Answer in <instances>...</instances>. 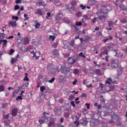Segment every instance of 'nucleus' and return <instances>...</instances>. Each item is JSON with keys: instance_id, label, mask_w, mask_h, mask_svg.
Instances as JSON below:
<instances>
[{"instance_id": "obj_1", "label": "nucleus", "mask_w": 127, "mask_h": 127, "mask_svg": "<svg viewBox=\"0 0 127 127\" xmlns=\"http://www.w3.org/2000/svg\"><path fill=\"white\" fill-rule=\"evenodd\" d=\"M116 81H115L113 82V79H112L111 78H107V80L105 81V84H104L103 83H100V88H105V90L106 92H110L111 91V87L110 86H106V84H116Z\"/></svg>"}, {"instance_id": "obj_2", "label": "nucleus", "mask_w": 127, "mask_h": 127, "mask_svg": "<svg viewBox=\"0 0 127 127\" xmlns=\"http://www.w3.org/2000/svg\"><path fill=\"white\" fill-rule=\"evenodd\" d=\"M43 119H45L46 122H48V121H50L48 126L49 127H51V126H53L54 125V119L53 118H50L49 117V113L44 112L43 113Z\"/></svg>"}, {"instance_id": "obj_3", "label": "nucleus", "mask_w": 127, "mask_h": 127, "mask_svg": "<svg viewBox=\"0 0 127 127\" xmlns=\"http://www.w3.org/2000/svg\"><path fill=\"white\" fill-rule=\"evenodd\" d=\"M108 49H105L102 51V52L100 55V57L103 58V59L104 60H106V61H108V58L110 57V56H108L109 55L108 54Z\"/></svg>"}, {"instance_id": "obj_4", "label": "nucleus", "mask_w": 127, "mask_h": 127, "mask_svg": "<svg viewBox=\"0 0 127 127\" xmlns=\"http://www.w3.org/2000/svg\"><path fill=\"white\" fill-rule=\"evenodd\" d=\"M108 13H100L98 14V19L99 20H106V18H107L108 16Z\"/></svg>"}, {"instance_id": "obj_5", "label": "nucleus", "mask_w": 127, "mask_h": 127, "mask_svg": "<svg viewBox=\"0 0 127 127\" xmlns=\"http://www.w3.org/2000/svg\"><path fill=\"white\" fill-rule=\"evenodd\" d=\"M56 116H61L62 114V108L60 107H57L54 109Z\"/></svg>"}, {"instance_id": "obj_6", "label": "nucleus", "mask_w": 127, "mask_h": 127, "mask_svg": "<svg viewBox=\"0 0 127 127\" xmlns=\"http://www.w3.org/2000/svg\"><path fill=\"white\" fill-rule=\"evenodd\" d=\"M110 6H102L101 8V12L102 13H108L109 11H111L112 9H109Z\"/></svg>"}, {"instance_id": "obj_7", "label": "nucleus", "mask_w": 127, "mask_h": 127, "mask_svg": "<svg viewBox=\"0 0 127 127\" xmlns=\"http://www.w3.org/2000/svg\"><path fill=\"white\" fill-rule=\"evenodd\" d=\"M77 58H75V57H70L68 59V63L69 64H71V65H73L74 63H76L77 62Z\"/></svg>"}, {"instance_id": "obj_8", "label": "nucleus", "mask_w": 127, "mask_h": 127, "mask_svg": "<svg viewBox=\"0 0 127 127\" xmlns=\"http://www.w3.org/2000/svg\"><path fill=\"white\" fill-rule=\"evenodd\" d=\"M118 66H119V61H118V60L115 59L112 61L111 67H112V68H117Z\"/></svg>"}, {"instance_id": "obj_9", "label": "nucleus", "mask_w": 127, "mask_h": 127, "mask_svg": "<svg viewBox=\"0 0 127 127\" xmlns=\"http://www.w3.org/2000/svg\"><path fill=\"white\" fill-rule=\"evenodd\" d=\"M117 77L116 78H117L118 80H120V77L122 76V74H123V68L122 67H119L117 69Z\"/></svg>"}, {"instance_id": "obj_10", "label": "nucleus", "mask_w": 127, "mask_h": 127, "mask_svg": "<svg viewBox=\"0 0 127 127\" xmlns=\"http://www.w3.org/2000/svg\"><path fill=\"white\" fill-rule=\"evenodd\" d=\"M18 112V109L16 108H14L11 111V114L13 117H15L17 115V113Z\"/></svg>"}, {"instance_id": "obj_11", "label": "nucleus", "mask_w": 127, "mask_h": 127, "mask_svg": "<svg viewBox=\"0 0 127 127\" xmlns=\"http://www.w3.org/2000/svg\"><path fill=\"white\" fill-rule=\"evenodd\" d=\"M96 2H97L96 0H88V4L90 5V6H93V5L96 4Z\"/></svg>"}, {"instance_id": "obj_12", "label": "nucleus", "mask_w": 127, "mask_h": 127, "mask_svg": "<svg viewBox=\"0 0 127 127\" xmlns=\"http://www.w3.org/2000/svg\"><path fill=\"white\" fill-rule=\"evenodd\" d=\"M62 17H63V14H62V13L60 12L55 17V20H59V19H61V18H62Z\"/></svg>"}, {"instance_id": "obj_13", "label": "nucleus", "mask_w": 127, "mask_h": 127, "mask_svg": "<svg viewBox=\"0 0 127 127\" xmlns=\"http://www.w3.org/2000/svg\"><path fill=\"white\" fill-rule=\"evenodd\" d=\"M80 125L82 126H83V127H85L88 125V121L85 120H80Z\"/></svg>"}, {"instance_id": "obj_14", "label": "nucleus", "mask_w": 127, "mask_h": 127, "mask_svg": "<svg viewBox=\"0 0 127 127\" xmlns=\"http://www.w3.org/2000/svg\"><path fill=\"white\" fill-rule=\"evenodd\" d=\"M0 42L2 43L3 46L2 48H4V46L6 47V44H7V40H0Z\"/></svg>"}, {"instance_id": "obj_15", "label": "nucleus", "mask_w": 127, "mask_h": 127, "mask_svg": "<svg viewBox=\"0 0 127 127\" xmlns=\"http://www.w3.org/2000/svg\"><path fill=\"white\" fill-rule=\"evenodd\" d=\"M93 16H94V15H93V14H91V15H89V14H88V15H84L83 16V18H85V19H88V20H89V19H91V18L92 17H93Z\"/></svg>"}, {"instance_id": "obj_16", "label": "nucleus", "mask_w": 127, "mask_h": 127, "mask_svg": "<svg viewBox=\"0 0 127 127\" xmlns=\"http://www.w3.org/2000/svg\"><path fill=\"white\" fill-rule=\"evenodd\" d=\"M64 80H65V76L63 75H60L59 78V81L60 82V83H63V82H64Z\"/></svg>"}, {"instance_id": "obj_17", "label": "nucleus", "mask_w": 127, "mask_h": 127, "mask_svg": "<svg viewBox=\"0 0 127 127\" xmlns=\"http://www.w3.org/2000/svg\"><path fill=\"white\" fill-rule=\"evenodd\" d=\"M94 73L95 74H96V75H101V74H102V72H101V70L99 69H96L94 72Z\"/></svg>"}, {"instance_id": "obj_18", "label": "nucleus", "mask_w": 127, "mask_h": 127, "mask_svg": "<svg viewBox=\"0 0 127 127\" xmlns=\"http://www.w3.org/2000/svg\"><path fill=\"white\" fill-rule=\"evenodd\" d=\"M8 104L7 103H3L1 106L2 109H6V110H7L8 109Z\"/></svg>"}, {"instance_id": "obj_19", "label": "nucleus", "mask_w": 127, "mask_h": 127, "mask_svg": "<svg viewBox=\"0 0 127 127\" xmlns=\"http://www.w3.org/2000/svg\"><path fill=\"white\" fill-rule=\"evenodd\" d=\"M59 52H58V50H54L52 51V54L53 55H55L57 56L59 54Z\"/></svg>"}, {"instance_id": "obj_20", "label": "nucleus", "mask_w": 127, "mask_h": 127, "mask_svg": "<svg viewBox=\"0 0 127 127\" xmlns=\"http://www.w3.org/2000/svg\"><path fill=\"white\" fill-rule=\"evenodd\" d=\"M48 121H46L45 119H43V117L41 119H40L39 120V122L41 125H42V124H44V123H47Z\"/></svg>"}, {"instance_id": "obj_21", "label": "nucleus", "mask_w": 127, "mask_h": 127, "mask_svg": "<svg viewBox=\"0 0 127 127\" xmlns=\"http://www.w3.org/2000/svg\"><path fill=\"white\" fill-rule=\"evenodd\" d=\"M9 25H10V26H13V27L16 26V21H14V22L10 21L9 22Z\"/></svg>"}, {"instance_id": "obj_22", "label": "nucleus", "mask_w": 127, "mask_h": 127, "mask_svg": "<svg viewBox=\"0 0 127 127\" xmlns=\"http://www.w3.org/2000/svg\"><path fill=\"white\" fill-rule=\"evenodd\" d=\"M17 61V59L16 58H12L10 61V63L12 64H14V62H16Z\"/></svg>"}, {"instance_id": "obj_23", "label": "nucleus", "mask_w": 127, "mask_h": 127, "mask_svg": "<svg viewBox=\"0 0 127 127\" xmlns=\"http://www.w3.org/2000/svg\"><path fill=\"white\" fill-rule=\"evenodd\" d=\"M108 48L109 50H114V43H111L110 44Z\"/></svg>"}, {"instance_id": "obj_24", "label": "nucleus", "mask_w": 127, "mask_h": 127, "mask_svg": "<svg viewBox=\"0 0 127 127\" xmlns=\"http://www.w3.org/2000/svg\"><path fill=\"white\" fill-rule=\"evenodd\" d=\"M37 10V11L36 12V14H39V15H42L43 14L41 9H38Z\"/></svg>"}, {"instance_id": "obj_25", "label": "nucleus", "mask_w": 127, "mask_h": 127, "mask_svg": "<svg viewBox=\"0 0 127 127\" xmlns=\"http://www.w3.org/2000/svg\"><path fill=\"white\" fill-rule=\"evenodd\" d=\"M3 119L5 120H8V119H9V114H7V115L3 114Z\"/></svg>"}, {"instance_id": "obj_26", "label": "nucleus", "mask_w": 127, "mask_h": 127, "mask_svg": "<svg viewBox=\"0 0 127 127\" xmlns=\"http://www.w3.org/2000/svg\"><path fill=\"white\" fill-rule=\"evenodd\" d=\"M24 43L25 45L28 44V43H29V39H28V38H25L24 39Z\"/></svg>"}, {"instance_id": "obj_27", "label": "nucleus", "mask_w": 127, "mask_h": 127, "mask_svg": "<svg viewBox=\"0 0 127 127\" xmlns=\"http://www.w3.org/2000/svg\"><path fill=\"white\" fill-rule=\"evenodd\" d=\"M72 72L74 75H78V74H79V70H78V69H73Z\"/></svg>"}, {"instance_id": "obj_28", "label": "nucleus", "mask_w": 127, "mask_h": 127, "mask_svg": "<svg viewBox=\"0 0 127 127\" xmlns=\"http://www.w3.org/2000/svg\"><path fill=\"white\" fill-rule=\"evenodd\" d=\"M96 35L97 37H100V36H103V34L102 33V32L98 31L96 32Z\"/></svg>"}, {"instance_id": "obj_29", "label": "nucleus", "mask_w": 127, "mask_h": 127, "mask_svg": "<svg viewBox=\"0 0 127 127\" xmlns=\"http://www.w3.org/2000/svg\"><path fill=\"white\" fill-rule=\"evenodd\" d=\"M28 76V74H27V73H25L24 81H29V79H28V77H27Z\"/></svg>"}, {"instance_id": "obj_30", "label": "nucleus", "mask_w": 127, "mask_h": 127, "mask_svg": "<svg viewBox=\"0 0 127 127\" xmlns=\"http://www.w3.org/2000/svg\"><path fill=\"white\" fill-rule=\"evenodd\" d=\"M14 52H15V51L14 50H13V49H11L9 51L8 54H9V55H12L13 54V53H14Z\"/></svg>"}, {"instance_id": "obj_31", "label": "nucleus", "mask_w": 127, "mask_h": 127, "mask_svg": "<svg viewBox=\"0 0 127 127\" xmlns=\"http://www.w3.org/2000/svg\"><path fill=\"white\" fill-rule=\"evenodd\" d=\"M100 102H102V103H105V102H106V100L103 95L100 96Z\"/></svg>"}, {"instance_id": "obj_32", "label": "nucleus", "mask_w": 127, "mask_h": 127, "mask_svg": "<svg viewBox=\"0 0 127 127\" xmlns=\"http://www.w3.org/2000/svg\"><path fill=\"white\" fill-rule=\"evenodd\" d=\"M4 36H5V35L3 33H0V40H2L3 38H4Z\"/></svg>"}, {"instance_id": "obj_33", "label": "nucleus", "mask_w": 127, "mask_h": 127, "mask_svg": "<svg viewBox=\"0 0 127 127\" xmlns=\"http://www.w3.org/2000/svg\"><path fill=\"white\" fill-rule=\"evenodd\" d=\"M79 56L80 57H82V58H86V56L84 55V53L83 52H80L79 54Z\"/></svg>"}, {"instance_id": "obj_34", "label": "nucleus", "mask_w": 127, "mask_h": 127, "mask_svg": "<svg viewBox=\"0 0 127 127\" xmlns=\"http://www.w3.org/2000/svg\"><path fill=\"white\" fill-rule=\"evenodd\" d=\"M114 24H115V23L113 22V21H108V25L110 27H111V26H113Z\"/></svg>"}, {"instance_id": "obj_35", "label": "nucleus", "mask_w": 127, "mask_h": 127, "mask_svg": "<svg viewBox=\"0 0 127 127\" xmlns=\"http://www.w3.org/2000/svg\"><path fill=\"white\" fill-rule=\"evenodd\" d=\"M3 91H4V86L2 85H0V92H3Z\"/></svg>"}, {"instance_id": "obj_36", "label": "nucleus", "mask_w": 127, "mask_h": 127, "mask_svg": "<svg viewBox=\"0 0 127 127\" xmlns=\"http://www.w3.org/2000/svg\"><path fill=\"white\" fill-rule=\"evenodd\" d=\"M120 9H121V10H126V6H125L124 5H121L120 6Z\"/></svg>"}, {"instance_id": "obj_37", "label": "nucleus", "mask_w": 127, "mask_h": 127, "mask_svg": "<svg viewBox=\"0 0 127 127\" xmlns=\"http://www.w3.org/2000/svg\"><path fill=\"white\" fill-rule=\"evenodd\" d=\"M46 88H45V86H42L40 87V91L41 92H44V90H46Z\"/></svg>"}, {"instance_id": "obj_38", "label": "nucleus", "mask_w": 127, "mask_h": 127, "mask_svg": "<svg viewBox=\"0 0 127 127\" xmlns=\"http://www.w3.org/2000/svg\"><path fill=\"white\" fill-rule=\"evenodd\" d=\"M76 16L77 17H80V16H81V15H82V13L80 11H77L76 13Z\"/></svg>"}, {"instance_id": "obj_39", "label": "nucleus", "mask_w": 127, "mask_h": 127, "mask_svg": "<svg viewBox=\"0 0 127 127\" xmlns=\"http://www.w3.org/2000/svg\"><path fill=\"white\" fill-rule=\"evenodd\" d=\"M75 24H76V25H77V26H81V25H82V22L76 21Z\"/></svg>"}, {"instance_id": "obj_40", "label": "nucleus", "mask_w": 127, "mask_h": 127, "mask_svg": "<svg viewBox=\"0 0 127 127\" xmlns=\"http://www.w3.org/2000/svg\"><path fill=\"white\" fill-rule=\"evenodd\" d=\"M35 28H39V27H40V23L38 22L36 23L35 24Z\"/></svg>"}, {"instance_id": "obj_41", "label": "nucleus", "mask_w": 127, "mask_h": 127, "mask_svg": "<svg viewBox=\"0 0 127 127\" xmlns=\"http://www.w3.org/2000/svg\"><path fill=\"white\" fill-rule=\"evenodd\" d=\"M19 100H20V101L22 100V97L20 96H18L16 98V101H19Z\"/></svg>"}, {"instance_id": "obj_42", "label": "nucleus", "mask_w": 127, "mask_h": 127, "mask_svg": "<svg viewBox=\"0 0 127 127\" xmlns=\"http://www.w3.org/2000/svg\"><path fill=\"white\" fill-rule=\"evenodd\" d=\"M19 8H20V7H19V5H15L14 6V10H17V9H19Z\"/></svg>"}, {"instance_id": "obj_43", "label": "nucleus", "mask_w": 127, "mask_h": 127, "mask_svg": "<svg viewBox=\"0 0 127 127\" xmlns=\"http://www.w3.org/2000/svg\"><path fill=\"white\" fill-rule=\"evenodd\" d=\"M50 39L52 40V41H54L55 40V37L54 36L51 35L50 36Z\"/></svg>"}, {"instance_id": "obj_44", "label": "nucleus", "mask_w": 127, "mask_h": 127, "mask_svg": "<svg viewBox=\"0 0 127 127\" xmlns=\"http://www.w3.org/2000/svg\"><path fill=\"white\" fill-rule=\"evenodd\" d=\"M74 99H75V96L74 95H71L69 96V100H70V101L72 100H74Z\"/></svg>"}, {"instance_id": "obj_45", "label": "nucleus", "mask_w": 127, "mask_h": 127, "mask_svg": "<svg viewBox=\"0 0 127 127\" xmlns=\"http://www.w3.org/2000/svg\"><path fill=\"white\" fill-rule=\"evenodd\" d=\"M54 81H55V77H53L51 80H49V82L52 83Z\"/></svg>"}, {"instance_id": "obj_46", "label": "nucleus", "mask_w": 127, "mask_h": 127, "mask_svg": "<svg viewBox=\"0 0 127 127\" xmlns=\"http://www.w3.org/2000/svg\"><path fill=\"white\" fill-rule=\"evenodd\" d=\"M29 83H25L24 84H23L22 88H26L28 87Z\"/></svg>"}, {"instance_id": "obj_47", "label": "nucleus", "mask_w": 127, "mask_h": 127, "mask_svg": "<svg viewBox=\"0 0 127 127\" xmlns=\"http://www.w3.org/2000/svg\"><path fill=\"white\" fill-rule=\"evenodd\" d=\"M64 21L65 23H69L70 22V20H68L67 18H64Z\"/></svg>"}, {"instance_id": "obj_48", "label": "nucleus", "mask_w": 127, "mask_h": 127, "mask_svg": "<svg viewBox=\"0 0 127 127\" xmlns=\"http://www.w3.org/2000/svg\"><path fill=\"white\" fill-rule=\"evenodd\" d=\"M68 70H67V69H66L65 68L63 69V73H65L66 74V73H68Z\"/></svg>"}, {"instance_id": "obj_49", "label": "nucleus", "mask_w": 127, "mask_h": 127, "mask_svg": "<svg viewBox=\"0 0 127 127\" xmlns=\"http://www.w3.org/2000/svg\"><path fill=\"white\" fill-rule=\"evenodd\" d=\"M75 43V41H71V43L70 44V45L71 47H74V44Z\"/></svg>"}, {"instance_id": "obj_50", "label": "nucleus", "mask_w": 127, "mask_h": 127, "mask_svg": "<svg viewBox=\"0 0 127 127\" xmlns=\"http://www.w3.org/2000/svg\"><path fill=\"white\" fill-rule=\"evenodd\" d=\"M80 7H81V8L82 9H85V8H86V7H87L86 6H84V5H83V4H81L80 5Z\"/></svg>"}, {"instance_id": "obj_51", "label": "nucleus", "mask_w": 127, "mask_h": 127, "mask_svg": "<svg viewBox=\"0 0 127 127\" xmlns=\"http://www.w3.org/2000/svg\"><path fill=\"white\" fill-rule=\"evenodd\" d=\"M122 23H127V20L126 19H123L121 20Z\"/></svg>"}, {"instance_id": "obj_52", "label": "nucleus", "mask_w": 127, "mask_h": 127, "mask_svg": "<svg viewBox=\"0 0 127 127\" xmlns=\"http://www.w3.org/2000/svg\"><path fill=\"white\" fill-rule=\"evenodd\" d=\"M24 17L25 18L24 20H27L28 19V15H27L26 14H24Z\"/></svg>"}, {"instance_id": "obj_53", "label": "nucleus", "mask_w": 127, "mask_h": 127, "mask_svg": "<svg viewBox=\"0 0 127 127\" xmlns=\"http://www.w3.org/2000/svg\"><path fill=\"white\" fill-rule=\"evenodd\" d=\"M79 101V98L77 97L75 99V102L76 104H79L80 101Z\"/></svg>"}, {"instance_id": "obj_54", "label": "nucleus", "mask_w": 127, "mask_h": 127, "mask_svg": "<svg viewBox=\"0 0 127 127\" xmlns=\"http://www.w3.org/2000/svg\"><path fill=\"white\" fill-rule=\"evenodd\" d=\"M84 41L85 42V43H88V42H89V38L87 37L85 38Z\"/></svg>"}, {"instance_id": "obj_55", "label": "nucleus", "mask_w": 127, "mask_h": 127, "mask_svg": "<svg viewBox=\"0 0 127 127\" xmlns=\"http://www.w3.org/2000/svg\"><path fill=\"white\" fill-rule=\"evenodd\" d=\"M51 15V13L48 12L47 16H46L47 19H48L49 18V17H50Z\"/></svg>"}, {"instance_id": "obj_56", "label": "nucleus", "mask_w": 127, "mask_h": 127, "mask_svg": "<svg viewBox=\"0 0 127 127\" xmlns=\"http://www.w3.org/2000/svg\"><path fill=\"white\" fill-rule=\"evenodd\" d=\"M109 38H106L104 39V40H103V42H104L105 43H106V42H108V41H109Z\"/></svg>"}, {"instance_id": "obj_57", "label": "nucleus", "mask_w": 127, "mask_h": 127, "mask_svg": "<svg viewBox=\"0 0 127 127\" xmlns=\"http://www.w3.org/2000/svg\"><path fill=\"white\" fill-rule=\"evenodd\" d=\"M57 45H58V43L56 42L53 44V46L54 47V48H56V47H57Z\"/></svg>"}, {"instance_id": "obj_58", "label": "nucleus", "mask_w": 127, "mask_h": 127, "mask_svg": "<svg viewBox=\"0 0 127 127\" xmlns=\"http://www.w3.org/2000/svg\"><path fill=\"white\" fill-rule=\"evenodd\" d=\"M96 20H97V18L94 17L93 19H92V22L93 23H95L96 22Z\"/></svg>"}, {"instance_id": "obj_59", "label": "nucleus", "mask_w": 127, "mask_h": 127, "mask_svg": "<svg viewBox=\"0 0 127 127\" xmlns=\"http://www.w3.org/2000/svg\"><path fill=\"white\" fill-rule=\"evenodd\" d=\"M54 30L56 32H58V30H59V28L58 27H55Z\"/></svg>"}, {"instance_id": "obj_60", "label": "nucleus", "mask_w": 127, "mask_h": 127, "mask_svg": "<svg viewBox=\"0 0 127 127\" xmlns=\"http://www.w3.org/2000/svg\"><path fill=\"white\" fill-rule=\"evenodd\" d=\"M12 19H15V20H18V16H12Z\"/></svg>"}, {"instance_id": "obj_61", "label": "nucleus", "mask_w": 127, "mask_h": 127, "mask_svg": "<svg viewBox=\"0 0 127 127\" xmlns=\"http://www.w3.org/2000/svg\"><path fill=\"white\" fill-rule=\"evenodd\" d=\"M0 2L1 3H6V0H0Z\"/></svg>"}, {"instance_id": "obj_62", "label": "nucleus", "mask_w": 127, "mask_h": 127, "mask_svg": "<svg viewBox=\"0 0 127 127\" xmlns=\"http://www.w3.org/2000/svg\"><path fill=\"white\" fill-rule=\"evenodd\" d=\"M15 3L17 4H18V3H21V0H15Z\"/></svg>"}, {"instance_id": "obj_63", "label": "nucleus", "mask_w": 127, "mask_h": 127, "mask_svg": "<svg viewBox=\"0 0 127 127\" xmlns=\"http://www.w3.org/2000/svg\"><path fill=\"white\" fill-rule=\"evenodd\" d=\"M71 4H72V5H76V4H77V1H76V0H73L71 2Z\"/></svg>"}, {"instance_id": "obj_64", "label": "nucleus", "mask_w": 127, "mask_h": 127, "mask_svg": "<svg viewBox=\"0 0 127 127\" xmlns=\"http://www.w3.org/2000/svg\"><path fill=\"white\" fill-rule=\"evenodd\" d=\"M70 104H71V106H72V107H75V103L73 101H72L70 102Z\"/></svg>"}]
</instances>
